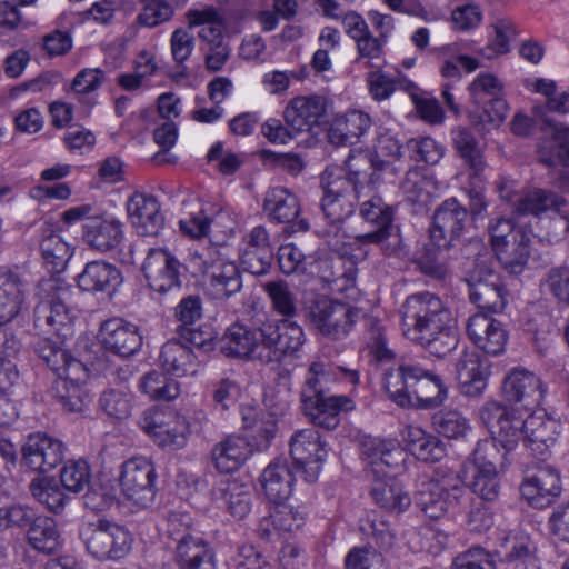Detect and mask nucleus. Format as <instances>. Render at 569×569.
I'll return each mask as SVG.
<instances>
[{"label": "nucleus", "mask_w": 569, "mask_h": 569, "mask_svg": "<svg viewBox=\"0 0 569 569\" xmlns=\"http://www.w3.org/2000/svg\"><path fill=\"white\" fill-rule=\"evenodd\" d=\"M72 293L69 283L53 276L38 282L33 326L39 338L33 342V350L57 376L53 396L67 411L81 412L90 402L83 388L88 369L63 346L73 335Z\"/></svg>", "instance_id": "nucleus-1"}, {"label": "nucleus", "mask_w": 569, "mask_h": 569, "mask_svg": "<svg viewBox=\"0 0 569 569\" xmlns=\"http://www.w3.org/2000/svg\"><path fill=\"white\" fill-rule=\"evenodd\" d=\"M386 164L370 152H358L349 154L345 167L327 168L322 172L320 209L326 223L316 233L331 251L340 256L348 252L345 222L356 212L361 190L380 182Z\"/></svg>", "instance_id": "nucleus-2"}, {"label": "nucleus", "mask_w": 569, "mask_h": 569, "mask_svg": "<svg viewBox=\"0 0 569 569\" xmlns=\"http://www.w3.org/2000/svg\"><path fill=\"white\" fill-rule=\"evenodd\" d=\"M415 500L430 519L466 515V525L472 532H483L493 526V515L486 500L475 498L459 473L446 466L436 468L431 477L418 483Z\"/></svg>", "instance_id": "nucleus-3"}, {"label": "nucleus", "mask_w": 569, "mask_h": 569, "mask_svg": "<svg viewBox=\"0 0 569 569\" xmlns=\"http://www.w3.org/2000/svg\"><path fill=\"white\" fill-rule=\"evenodd\" d=\"M383 387L389 399L402 408L436 409L449 397L442 376L417 359L403 358L397 368L386 371Z\"/></svg>", "instance_id": "nucleus-4"}, {"label": "nucleus", "mask_w": 569, "mask_h": 569, "mask_svg": "<svg viewBox=\"0 0 569 569\" xmlns=\"http://www.w3.org/2000/svg\"><path fill=\"white\" fill-rule=\"evenodd\" d=\"M226 250L223 246L209 244L190 252L191 264L204 277L206 295L218 301H227L243 287L240 268Z\"/></svg>", "instance_id": "nucleus-5"}, {"label": "nucleus", "mask_w": 569, "mask_h": 569, "mask_svg": "<svg viewBox=\"0 0 569 569\" xmlns=\"http://www.w3.org/2000/svg\"><path fill=\"white\" fill-rule=\"evenodd\" d=\"M399 313L403 335L416 345L453 325L451 311L429 291L407 297Z\"/></svg>", "instance_id": "nucleus-6"}, {"label": "nucleus", "mask_w": 569, "mask_h": 569, "mask_svg": "<svg viewBox=\"0 0 569 569\" xmlns=\"http://www.w3.org/2000/svg\"><path fill=\"white\" fill-rule=\"evenodd\" d=\"M302 311L320 335L332 340L346 338L362 315L360 309L325 296L305 302Z\"/></svg>", "instance_id": "nucleus-7"}, {"label": "nucleus", "mask_w": 569, "mask_h": 569, "mask_svg": "<svg viewBox=\"0 0 569 569\" xmlns=\"http://www.w3.org/2000/svg\"><path fill=\"white\" fill-rule=\"evenodd\" d=\"M62 220L70 224L82 221L83 240L91 248L101 252L116 249L123 240V229L120 220L111 214L93 213L90 204L72 207L62 213Z\"/></svg>", "instance_id": "nucleus-8"}, {"label": "nucleus", "mask_w": 569, "mask_h": 569, "mask_svg": "<svg viewBox=\"0 0 569 569\" xmlns=\"http://www.w3.org/2000/svg\"><path fill=\"white\" fill-rule=\"evenodd\" d=\"M80 538L87 551L100 561L123 559L131 551L133 542L126 527L106 519L82 526Z\"/></svg>", "instance_id": "nucleus-9"}, {"label": "nucleus", "mask_w": 569, "mask_h": 569, "mask_svg": "<svg viewBox=\"0 0 569 569\" xmlns=\"http://www.w3.org/2000/svg\"><path fill=\"white\" fill-rule=\"evenodd\" d=\"M359 214L363 221L371 226V230L356 236L360 244H378L387 256L400 251L401 240L392 234L395 210L387 204L380 196H372L359 206Z\"/></svg>", "instance_id": "nucleus-10"}, {"label": "nucleus", "mask_w": 569, "mask_h": 569, "mask_svg": "<svg viewBox=\"0 0 569 569\" xmlns=\"http://www.w3.org/2000/svg\"><path fill=\"white\" fill-rule=\"evenodd\" d=\"M264 352L259 353L263 363L281 362L284 359H297L306 342V335L297 322L281 319L262 328Z\"/></svg>", "instance_id": "nucleus-11"}, {"label": "nucleus", "mask_w": 569, "mask_h": 569, "mask_svg": "<svg viewBox=\"0 0 569 569\" xmlns=\"http://www.w3.org/2000/svg\"><path fill=\"white\" fill-rule=\"evenodd\" d=\"M469 212L456 197L443 200L433 211L429 228L430 240L438 248L457 247L470 227Z\"/></svg>", "instance_id": "nucleus-12"}, {"label": "nucleus", "mask_w": 569, "mask_h": 569, "mask_svg": "<svg viewBox=\"0 0 569 569\" xmlns=\"http://www.w3.org/2000/svg\"><path fill=\"white\" fill-rule=\"evenodd\" d=\"M139 425L162 448L176 450L187 443L189 422L174 410L149 408L143 411Z\"/></svg>", "instance_id": "nucleus-13"}, {"label": "nucleus", "mask_w": 569, "mask_h": 569, "mask_svg": "<svg viewBox=\"0 0 569 569\" xmlns=\"http://www.w3.org/2000/svg\"><path fill=\"white\" fill-rule=\"evenodd\" d=\"M157 471L148 458L134 457L123 462L120 487L126 498L139 507H150L157 495Z\"/></svg>", "instance_id": "nucleus-14"}, {"label": "nucleus", "mask_w": 569, "mask_h": 569, "mask_svg": "<svg viewBox=\"0 0 569 569\" xmlns=\"http://www.w3.org/2000/svg\"><path fill=\"white\" fill-rule=\"evenodd\" d=\"M482 423L495 436L493 440L507 451L513 450L525 440L527 419L497 401H487L479 410Z\"/></svg>", "instance_id": "nucleus-15"}, {"label": "nucleus", "mask_w": 569, "mask_h": 569, "mask_svg": "<svg viewBox=\"0 0 569 569\" xmlns=\"http://www.w3.org/2000/svg\"><path fill=\"white\" fill-rule=\"evenodd\" d=\"M289 446L297 471L302 473L307 482L317 481L327 457L326 443L322 441L319 430L307 428L296 431Z\"/></svg>", "instance_id": "nucleus-16"}, {"label": "nucleus", "mask_w": 569, "mask_h": 569, "mask_svg": "<svg viewBox=\"0 0 569 569\" xmlns=\"http://www.w3.org/2000/svg\"><path fill=\"white\" fill-rule=\"evenodd\" d=\"M182 264L167 249L151 248L142 264L148 287L154 293L164 296L180 289Z\"/></svg>", "instance_id": "nucleus-17"}, {"label": "nucleus", "mask_w": 569, "mask_h": 569, "mask_svg": "<svg viewBox=\"0 0 569 569\" xmlns=\"http://www.w3.org/2000/svg\"><path fill=\"white\" fill-rule=\"evenodd\" d=\"M22 468L46 473L58 467L64 459L63 442L44 432H34L27 437L20 450Z\"/></svg>", "instance_id": "nucleus-18"}, {"label": "nucleus", "mask_w": 569, "mask_h": 569, "mask_svg": "<svg viewBox=\"0 0 569 569\" xmlns=\"http://www.w3.org/2000/svg\"><path fill=\"white\" fill-rule=\"evenodd\" d=\"M469 297L479 309L501 312L506 305V289L500 274L485 262H478L468 279Z\"/></svg>", "instance_id": "nucleus-19"}, {"label": "nucleus", "mask_w": 569, "mask_h": 569, "mask_svg": "<svg viewBox=\"0 0 569 569\" xmlns=\"http://www.w3.org/2000/svg\"><path fill=\"white\" fill-rule=\"evenodd\" d=\"M502 393L507 401L531 410L542 401L546 387L535 372L525 368H512L503 378Z\"/></svg>", "instance_id": "nucleus-20"}, {"label": "nucleus", "mask_w": 569, "mask_h": 569, "mask_svg": "<svg viewBox=\"0 0 569 569\" xmlns=\"http://www.w3.org/2000/svg\"><path fill=\"white\" fill-rule=\"evenodd\" d=\"M466 333L475 346L490 356L501 355L509 338L503 323L483 311L467 319Z\"/></svg>", "instance_id": "nucleus-21"}, {"label": "nucleus", "mask_w": 569, "mask_h": 569, "mask_svg": "<svg viewBox=\"0 0 569 569\" xmlns=\"http://www.w3.org/2000/svg\"><path fill=\"white\" fill-rule=\"evenodd\" d=\"M99 340L107 351L121 358L133 356L142 346V336L138 326L119 317L101 323Z\"/></svg>", "instance_id": "nucleus-22"}, {"label": "nucleus", "mask_w": 569, "mask_h": 569, "mask_svg": "<svg viewBox=\"0 0 569 569\" xmlns=\"http://www.w3.org/2000/svg\"><path fill=\"white\" fill-rule=\"evenodd\" d=\"M240 261L246 271L253 276L267 274L273 261V246L264 226L253 227L242 239Z\"/></svg>", "instance_id": "nucleus-23"}, {"label": "nucleus", "mask_w": 569, "mask_h": 569, "mask_svg": "<svg viewBox=\"0 0 569 569\" xmlns=\"http://www.w3.org/2000/svg\"><path fill=\"white\" fill-rule=\"evenodd\" d=\"M262 328L251 329L244 325H231L218 340L220 351L230 358L258 359L263 349Z\"/></svg>", "instance_id": "nucleus-24"}, {"label": "nucleus", "mask_w": 569, "mask_h": 569, "mask_svg": "<svg viewBox=\"0 0 569 569\" xmlns=\"http://www.w3.org/2000/svg\"><path fill=\"white\" fill-rule=\"evenodd\" d=\"M303 415L315 425L328 430L336 429L340 423L342 412H350L356 408L355 401L348 396H325L302 400Z\"/></svg>", "instance_id": "nucleus-25"}, {"label": "nucleus", "mask_w": 569, "mask_h": 569, "mask_svg": "<svg viewBox=\"0 0 569 569\" xmlns=\"http://www.w3.org/2000/svg\"><path fill=\"white\" fill-rule=\"evenodd\" d=\"M561 490L560 475L550 466L539 468L520 487L522 497L537 509L549 507L560 496Z\"/></svg>", "instance_id": "nucleus-26"}, {"label": "nucleus", "mask_w": 569, "mask_h": 569, "mask_svg": "<svg viewBox=\"0 0 569 569\" xmlns=\"http://www.w3.org/2000/svg\"><path fill=\"white\" fill-rule=\"evenodd\" d=\"M326 99L320 96L293 98L283 110L286 123L298 133L311 132L326 118Z\"/></svg>", "instance_id": "nucleus-27"}, {"label": "nucleus", "mask_w": 569, "mask_h": 569, "mask_svg": "<svg viewBox=\"0 0 569 569\" xmlns=\"http://www.w3.org/2000/svg\"><path fill=\"white\" fill-rule=\"evenodd\" d=\"M242 430L250 448L263 451L269 448L278 431L277 417L253 406L241 407Z\"/></svg>", "instance_id": "nucleus-28"}, {"label": "nucleus", "mask_w": 569, "mask_h": 569, "mask_svg": "<svg viewBox=\"0 0 569 569\" xmlns=\"http://www.w3.org/2000/svg\"><path fill=\"white\" fill-rule=\"evenodd\" d=\"M127 211L141 236L157 237L164 228V217L153 196L134 193L128 201Z\"/></svg>", "instance_id": "nucleus-29"}, {"label": "nucleus", "mask_w": 569, "mask_h": 569, "mask_svg": "<svg viewBox=\"0 0 569 569\" xmlns=\"http://www.w3.org/2000/svg\"><path fill=\"white\" fill-rule=\"evenodd\" d=\"M26 299V284L14 270L0 267V327L7 329L21 311Z\"/></svg>", "instance_id": "nucleus-30"}, {"label": "nucleus", "mask_w": 569, "mask_h": 569, "mask_svg": "<svg viewBox=\"0 0 569 569\" xmlns=\"http://www.w3.org/2000/svg\"><path fill=\"white\" fill-rule=\"evenodd\" d=\"M122 281L121 271L114 264L101 260L88 262L77 277L78 287L93 293H111Z\"/></svg>", "instance_id": "nucleus-31"}, {"label": "nucleus", "mask_w": 569, "mask_h": 569, "mask_svg": "<svg viewBox=\"0 0 569 569\" xmlns=\"http://www.w3.org/2000/svg\"><path fill=\"white\" fill-rule=\"evenodd\" d=\"M263 210L273 222H295L297 230H308V223L303 219L296 221L300 214V203L298 198L286 188L277 187L269 190L263 201Z\"/></svg>", "instance_id": "nucleus-32"}, {"label": "nucleus", "mask_w": 569, "mask_h": 569, "mask_svg": "<svg viewBox=\"0 0 569 569\" xmlns=\"http://www.w3.org/2000/svg\"><path fill=\"white\" fill-rule=\"evenodd\" d=\"M250 443L241 436L229 435L217 442L211 449V460L221 473H231L251 456Z\"/></svg>", "instance_id": "nucleus-33"}, {"label": "nucleus", "mask_w": 569, "mask_h": 569, "mask_svg": "<svg viewBox=\"0 0 569 569\" xmlns=\"http://www.w3.org/2000/svg\"><path fill=\"white\" fill-rule=\"evenodd\" d=\"M173 548L181 569H216L214 552L200 535L187 536Z\"/></svg>", "instance_id": "nucleus-34"}, {"label": "nucleus", "mask_w": 569, "mask_h": 569, "mask_svg": "<svg viewBox=\"0 0 569 569\" xmlns=\"http://www.w3.org/2000/svg\"><path fill=\"white\" fill-rule=\"evenodd\" d=\"M568 201L563 196L548 189L526 188L515 201V211L520 216H540L547 211L560 213Z\"/></svg>", "instance_id": "nucleus-35"}, {"label": "nucleus", "mask_w": 569, "mask_h": 569, "mask_svg": "<svg viewBox=\"0 0 569 569\" xmlns=\"http://www.w3.org/2000/svg\"><path fill=\"white\" fill-rule=\"evenodd\" d=\"M460 392L467 397L478 398L487 388V377L479 355L465 351L456 365Z\"/></svg>", "instance_id": "nucleus-36"}, {"label": "nucleus", "mask_w": 569, "mask_h": 569, "mask_svg": "<svg viewBox=\"0 0 569 569\" xmlns=\"http://www.w3.org/2000/svg\"><path fill=\"white\" fill-rule=\"evenodd\" d=\"M159 363L169 375L184 377L194 375L199 361L192 349L179 340H168L160 350Z\"/></svg>", "instance_id": "nucleus-37"}, {"label": "nucleus", "mask_w": 569, "mask_h": 569, "mask_svg": "<svg viewBox=\"0 0 569 569\" xmlns=\"http://www.w3.org/2000/svg\"><path fill=\"white\" fill-rule=\"evenodd\" d=\"M409 451L425 462H438L447 455L446 445L419 426H407L402 432Z\"/></svg>", "instance_id": "nucleus-38"}, {"label": "nucleus", "mask_w": 569, "mask_h": 569, "mask_svg": "<svg viewBox=\"0 0 569 569\" xmlns=\"http://www.w3.org/2000/svg\"><path fill=\"white\" fill-rule=\"evenodd\" d=\"M370 495L381 509L401 513L411 506V497L396 477L386 476L377 479L371 487Z\"/></svg>", "instance_id": "nucleus-39"}, {"label": "nucleus", "mask_w": 569, "mask_h": 569, "mask_svg": "<svg viewBox=\"0 0 569 569\" xmlns=\"http://www.w3.org/2000/svg\"><path fill=\"white\" fill-rule=\"evenodd\" d=\"M266 497L273 503H281L292 492L293 476L284 461H272L260 477Z\"/></svg>", "instance_id": "nucleus-40"}, {"label": "nucleus", "mask_w": 569, "mask_h": 569, "mask_svg": "<svg viewBox=\"0 0 569 569\" xmlns=\"http://www.w3.org/2000/svg\"><path fill=\"white\" fill-rule=\"evenodd\" d=\"M371 124L368 113L350 110L335 121L329 130V140L335 144H352L371 128Z\"/></svg>", "instance_id": "nucleus-41"}, {"label": "nucleus", "mask_w": 569, "mask_h": 569, "mask_svg": "<svg viewBox=\"0 0 569 569\" xmlns=\"http://www.w3.org/2000/svg\"><path fill=\"white\" fill-rule=\"evenodd\" d=\"M27 539L36 551L48 556L57 553L62 545L57 521L47 516H37L27 530Z\"/></svg>", "instance_id": "nucleus-42"}, {"label": "nucleus", "mask_w": 569, "mask_h": 569, "mask_svg": "<svg viewBox=\"0 0 569 569\" xmlns=\"http://www.w3.org/2000/svg\"><path fill=\"white\" fill-rule=\"evenodd\" d=\"M497 555L510 569H538L532 545L525 537H506L497 549Z\"/></svg>", "instance_id": "nucleus-43"}, {"label": "nucleus", "mask_w": 569, "mask_h": 569, "mask_svg": "<svg viewBox=\"0 0 569 569\" xmlns=\"http://www.w3.org/2000/svg\"><path fill=\"white\" fill-rule=\"evenodd\" d=\"M547 123L550 128L539 146L540 161L548 167L569 166V127Z\"/></svg>", "instance_id": "nucleus-44"}, {"label": "nucleus", "mask_w": 569, "mask_h": 569, "mask_svg": "<svg viewBox=\"0 0 569 569\" xmlns=\"http://www.w3.org/2000/svg\"><path fill=\"white\" fill-rule=\"evenodd\" d=\"M497 259L506 271L511 274L523 272L530 256V238L518 230L515 240L495 251Z\"/></svg>", "instance_id": "nucleus-45"}, {"label": "nucleus", "mask_w": 569, "mask_h": 569, "mask_svg": "<svg viewBox=\"0 0 569 569\" xmlns=\"http://www.w3.org/2000/svg\"><path fill=\"white\" fill-rule=\"evenodd\" d=\"M401 190L405 201L419 210L428 207L437 188L432 178L417 170H410L401 182Z\"/></svg>", "instance_id": "nucleus-46"}, {"label": "nucleus", "mask_w": 569, "mask_h": 569, "mask_svg": "<svg viewBox=\"0 0 569 569\" xmlns=\"http://www.w3.org/2000/svg\"><path fill=\"white\" fill-rule=\"evenodd\" d=\"M552 427V421H543L541 418L535 416H529L527 418L523 442L530 451L540 459L547 458L549 448L556 441Z\"/></svg>", "instance_id": "nucleus-47"}, {"label": "nucleus", "mask_w": 569, "mask_h": 569, "mask_svg": "<svg viewBox=\"0 0 569 569\" xmlns=\"http://www.w3.org/2000/svg\"><path fill=\"white\" fill-rule=\"evenodd\" d=\"M40 250L46 266L52 273L62 272L72 257L70 246L50 229L43 231Z\"/></svg>", "instance_id": "nucleus-48"}, {"label": "nucleus", "mask_w": 569, "mask_h": 569, "mask_svg": "<svg viewBox=\"0 0 569 569\" xmlns=\"http://www.w3.org/2000/svg\"><path fill=\"white\" fill-rule=\"evenodd\" d=\"M140 390L156 401H171L180 395V385L167 372L151 370L139 382Z\"/></svg>", "instance_id": "nucleus-49"}, {"label": "nucleus", "mask_w": 569, "mask_h": 569, "mask_svg": "<svg viewBox=\"0 0 569 569\" xmlns=\"http://www.w3.org/2000/svg\"><path fill=\"white\" fill-rule=\"evenodd\" d=\"M452 143L465 163L473 170L475 174L485 168V160L479 143L473 133L463 127L455 128L451 131Z\"/></svg>", "instance_id": "nucleus-50"}, {"label": "nucleus", "mask_w": 569, "mask_h": 569, "mask_svg": "<svg viewBox=\"0 0 569 569\" xmlns=\"http://www.w3.org/2000/svg\"><path fill=\"white\" fill-rule=\"evenodd\" d=\"M335 375L330 366L322 362H312L306 373L305 383L300 391V401L317 397L330 396V383Z\"/></svg>", "instance_id": "nucleus-51"}, {"label": "nucleus", "mask_w": 569, "mask_h": 569, "mask_svg": "<svg viewBox=\"0 0 569 569\" xmlns=\"http://www.w3.org/2000/svg\"><path fill=\"white\" fill-rule=\"evenodd\" d=\"M29 490L33 498L57 515L64 510L69 500V497L53 479L34 478L29 483Z\"/></svg>", "instance_id": "nucleus-52"}, {"label": "nucleus", "mask_w": 569, "mask_h": 569, "mask_svg": "<svg viewBox=\"0 0 569 569\" xmlns=\"http://www.w3.org/2000/svg\"><path fill=\"white\" fill-rule=\"evenodd\" d=\"M263 290L268 295L272 309L282 317L291 320L298 313L296 296L289 284L283 280L269 281L263 284Z\"/></svg>", "instance_id": "nucleus-53"}, {"label": "nucleus", "mask_w": 569, "mask_h": 569, "mask_svg": "<svg viewBox=\"0 0 569 569\" xmlns=\"http://www.w3.org/2000/svg\"><path fill=\"white\" fill-rule=\"evenodd\" d=\"M223 503L231 516L243 519L251 509V492L239 481H228L220 489Z\"/></svg>", "instance_id": "nucleus-54"}, {"label": "nucleus", "mask_w": 569, "mask_h": 569, "mask_svg": "<svg viewBox=\"0 0 569 569\" xmlns=\"http://www.w3.org/2000/svg\"><path fill=\"white\" fill-rule=\"evenodd\" d=\"M433 429L449 439L463 438L469 430V421L456 409H442L431 417Z\"/></svg>", "instance_id": "nucleus-55"}, {"label": "nucleus", "mask_w": 569, "mask_h": 569, "mask_svg": "<svg viewBox=\"0 0 569 569\" xmlns=\"http://www.w3.org/2000/svg\"><path fill=\"white\" fill-rule=\"evenodd\" d=\"M448 250L447 248H438V246L430 240V243L423 246L415 263L423 274L437 280H443L448 274L443 251Z\"/></svg>", "instance_id": "nucleus-56"}, {"label": "nucleus", "mask_w": 569, "mask_h": 569, "mask_svg": "<svg viewBox=\"0 0 569 569\" xmlns=\"http://www.w3.org/2000/svg\"><path fill=\"white\" fill-rule=\"evenodd\" d=\"M224 218L227 216L221 211L211 216L207 209L199 208L180 219L179 227L184 234L191 238H201L209 234L211 226H218L219 221Z\"/></svg>", "instance_id": "nucleus-57"}, {"label": "nucleus", "mask_w": 569, "mask_h": 569, "mask_svg": "<svg viewBox=\"0 0 569 569\" xmlns=\"http://www.w3.org/2000/svg\"><path fill=\"white\" fill-rule=\"evenodd\" d=\"M357 57L353 63L363 68H379L378 63L383 57L386 41L368 32L355 41Z\"/></svg>", "instance_id": "nucleus-58"}, {"label": "nucleus", "mask_w": 569, "mask_h": 569, "mask_svg": "<svg viewBox=\"0 0 569 569\" xmlns=\"http://www.w3.org/2000/svg\"><path fill=\"white\" fill-rule=\"evenodd\" d=\"M406 148L413 161L430 166L437 164L445 154L443 146L431 137L412 138L407 141Z\"/></svg>", "instance_id": "nucleus-59"}, {"label": "nucleus", "mask_w": 569, "mask_h": 569, "mask_svg": "<svg viewBox=\"0 0 569 569\" xmlns=\"http://www.w3.org/2000/svg\"><path fill=\"white\" fill-rule=\"evenodd\" d=\"M90 467L84 460H70L60 471V482L63 489L79 493L90 483Z\"/></svg>", "instance_id": "nucleus-60"}, {"label": "nucleus", "mask_w": 569, "mask_h": 569, "mask_svg": "<svg viewBox=\"0 0 569 569\" xmlns=\"http://www.w3.org/2000/svg\"><path fill=\"white\" fill-rule=\"evenodd\" d=\"M141 11L137 22L147 28H154L170 21L174 14V8L169 0H140Z\"/></svg>", "instance_id": "nucleus-61"}, {"label": "nucleus", "mask_w": 569, "mask_h": 569, "mask_svg": "<svg viewBox=\"0 0 569 569\" xmlns=\"http://www.w3.org/2000/svg\"><path fill=\"white\" fill-rule=\"evenodd\" d=\"M100 408L111 418L124 419L132 410V396L127 390L108 389L99 398Z\"/></svg>", "instance_id": "nucleus-62"}, {"label": "nucleus", "mask_w": 569, "mask_h": 569, "mask_svg": "<svg viewBox=\"0 0 569 569\" xmlns=\"http://www.w3.org/2000/svg\"><path fill=\"white\" fill-rule=\"evenodd\" d=\"M365 340L369 355L376 361H388L395 357L392 350L387 346L385 329L377 319L370 318L367 320Z\"/></svg>", "instance_id": "nucleus-63"}, {"label": "nucleus", "mask_w": 569, "mask_h": 569, "mask_svg": "<svg viewBox=\"0 0 569 569\" xmlns=\"http://www.w3.org/2000/svg\"><path fill=\"white\" fill-rule=\"evenodd\" d=\"M451 569H496V562L490 552L472 547L453 559Z\"/></svg>", "instance_id": "nucleus-64"}]
</instances>
